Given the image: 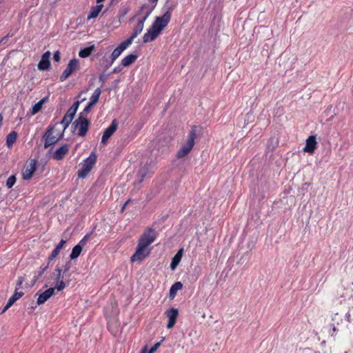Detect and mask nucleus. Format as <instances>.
<instances>
[{"mask_svg":"<svg viewBox=\"0 0 353 353\" xmlns=\"http://www.w3.org/2000/svg\"><path fill=\"white\" fill-rule=\"evenodd\" d=\"M350 329L351 330V334L352 335V337H353V328L350 327Z\"/></svg>","mask_w":353,"mask_h":353,"instance_id":"50","label":"nucleus"},{"mask_svg":"<svg viewBox=\"0 0 353 353\" xmlns=\"http://www.w3.org/2000/svg\"><path fill=\"white\" fill-rule=\"evenodd\" d=\"M196 137V127L192 126L191 128V130L188 133L185 141L181 145V148L179 150L176 154V157L177 159H183L190 152L194 145Z\"/></svg>","mask_w":353,"mask_h":353,"instance_id":"3","label":"nucleus"},{"mask_svg":"<svg viewBox=\"0 0 353 353\" xmlns=\"http://www.w3.org/2000/svg\"><path fill=\"white\" fill-rule=\"evenodd\" d=\"M97 161V155L94 152H91L90 156L83 161V164L88 165L91 170Z\"/></svg>","mask_w":353,"mask_h":353,"instance_id":"23","label":"nucleus"},{"mask_svg":"<svg viewBox=\"0 0 353 353\" xmlns=\"http://www.w3.org/2000/svg\"><path fill=\"white\" fill-rule=\"evenodd\" d=\"M171 14L166 12L163 16L158 17L147 30L143 37V42L148 43L154 41L161 32V31L167 26L170 21Z\"/></svg>","mask_w":353,"mask_h":353,"instance_id":"1","label":"nucleus"},{"mask_svg":"<svg viewBox=\"0 0 353 353\" xmlns=\"http://www.w3.org/2000/svg\"><path fill=\"white\" fill-rule=\"evenodd\" d=\"M70 144L65 143L57 148L52 154V157L57 161L62 160L70 150Z\"/></svg>","mask_w":353,"mask_h":353,"instance_id":"11","label":"nucleus"},{"mask_svg":"<svg viewBox=\"0 0 353 353\" xmlns=\"http://www.w3.org/2000/svg\"><path fill=\"white\" fill-rule=\"evenodd\" d=\"M317 146L316 136H310L306 139L305 146L303 148V151L309 154H313Z\"/></svg>","mask_w":353,"mask_h":353,"instance_id":"13","label":"nucleus"},{"mask_svg":"<svg viewBox=\"0 0 353 353\" xmlns=\"http://www.w3.org/2000/svg\"><path fill=\"white\" fill-rule=\"evenodd\" d=\"M94 105H93L92 103H88V105L85 107L84 110H83V112H81L79 115H82L83 117H87V114L90 111V110L92 109V108L94 106Z\"/></svg>","mask_w":353,"mask_h":353,"instance_id":"34","label":"nucleus"},{"mask_svg":"<svg viewBox=\"0 0 353 353\" xmlns=\"http://www.w3.org/2000/svg\"><path fill=\"white\" fill-rule=\"evenodd\" d=\"M17 138V133L15 131L11 132L6 137V145L10 148L16 142Z\"/></svg>","mask_w":353,"mask_h":353,"instance_id":"24","label":"nucleus"},{"mask_svg":"<svg viewBox=\"0 0 353 353\" xmlns=\"http://www.w3.org/2000/svg\"><path fill=\"white\" fill-rule=\"evenodd\" d=\"M70 269V265L67 264L65 266H63V269H62V272H66Z\"/></svg>","mask_w":353,"mask_h":353,"instance_id":"42","label":"nucleus"},{"mask_svg":"<svg viewBox=\"0 0 353 353\" xmlns=\"http://www.w3.org/2000/svg\"><path fill=\"white\" fill-rule=\"evenodd\" d=\"M53 59L56 62H59L61 59V54L59 51H56L54 53Z\"/></svg>","mask_w":353,"mask_h":353,"instance_id":"39","label":"nucleus"},{"mask_svg":"<svg viewBox=\"0 0 353 353\" xmlns=\"http://www.w3.org/2000/svg\"><path fill=\"white\" fill-rule=\"evenodd\" d=\"M52 278H54L57 283L54 288H55L58 291H61L65 288L66 284L63 281L62 269H61L60 268H55L54 271L52 274Z\"/></svg>","mask_w":353,"mask_h":353,"instance_id":"8","label":"nucleus"},{"mask_svg":"<svg viewBox=\"0 0 353 353\" xmlns=\"http://www.w3.org/2000/svg\"><path fill=\"white\" fill-rule=\"evenodd\" d=\"M137 54H128L122 59L121 64L124 67H128L137 60Z\"/></svg>","mask_w":353,"mask_h":353,"instance_id":"21","label":"nucleus"},{"mask_svg":"<svg viewBox=\"0 0 353 353\" xmlns=\"http://www.w3.org/2000/svg\"><path fill=\"white\" fill-rule=\"evenodd\" d=\"M79 68V61L74 58L71 59L67 67L63 70V73L59 77V80L63 82L65 81L74 72L77 71Z\"/></svg>","mask_w":353,"mask_h":353,"instance_id":"7","label":"nucleus"},{"mask_svg":"<svg viewBox=\"0 0 353 353\" xmlns=\"http://www.w3.org/2000/svg\"><path fill=\"white\" fill-rule=\"evenodd\" d=\"M35 170L36 162L34 160H31L29 165L26 168L25 171L23 172V179H30L32 177Z\"/></svg>","mask_w":353,"mask_h":353,"instance_id":"17","label":"nucleus"},{"mask_svg":"<svg viewBox=\"0 0 353 353\" xmlns=\"http://www.w3.org/2000/svg\"><path fill=\"white\" fill-rule=\"evenodd\" d=\"M155 231L152 228L147 229L141 236L138 245L144 248H148L156 239Z\"/></svg>","mask_w":353,"mask_h":353,"instance_id":"5","label":"nucleus"},{"mask_svg":"<svg viewBox=\"0 0 353 353\" xmlns=\"http://www.w3.org/2000/svg\"><path fill=\"white\" fill-rule=\"evenodd\" d=\"M16 183V176L14 175L10 176L6 181V186L11 188Z\"/></svg>","mask_w":353,"mask_h":353,"instance_id":"33","label":"nucleus"},{"mask_svg":"<svg viewBox=\"0 0 353 353\" xmlns=\"http://www.w3.org/2000/svg\"><path fill=\"white\" fill-rule=\"evenodd\" d=\"M141 353H147V347H145L141 350Z\"/></svg>","mask_w":353,"mask_h":353,"instance_id":"45","label":"nucleus"},{"mask_svg":"<svg viewBox=\"0 0 353 353\" xmlns=\"http://www.w3.org/2000/svg\"><path fill=\"white\" fill-rule=\"evenodd\" d=\"M118 127L117 121L114 119L110 125L105 129V130L103 132V134L102 136L101 139V143L103 145H106L108 143V139L111 137V136L115 132Z\"/></svg>","mask_w":353,"mask_h":353,"instance_id":"10","label":"nucleus"},{"mask_svg":"<svg viewBox=\"0 0 353 353\" xmlns=\"http://www.w3.org/2000/svg\"><path fill=\"white\" fill-rule=\"evenodd\" d=\"M103 1H104V0H97V3H101V2Z\"/></svg>","mask_w":353,"mask_h":353,"instance_id":"49","label":"nucleus"},{"mask_svg":"<svg viewBox=\"0 0 353 353\" xmlns=\"http://www.w3.org/2000/svg\"><path fill=\"white\" fill-rule=\"evenodd\" d=\"M101 93V90L100 88H97L92 96L90 98V103H92L93 105H95L99 99L100 95Z\"/></svg>","mask_w":353,"mask_h":353,"instance_id":"26","label":"nucleus"},{"mask_svg":"<svg viewBox=\"0 0 353 353\" xmlns=\"http://www.w3.org/2000/svg\"><path fill=\"white\" fill-rule=\"evenodd\" d=\"M350 313L348 312L346 313L345 317L347 321L351 322Z\"/></svg>","mask_w":353,"mask_h":353,"instance_id":"43","label":"nucleus"},{"mask_svg":"<svg viewBox=\"0 0 353 353\" xmlns=\"http://www.w3.org/2000/svg\"><path fill=\"white\" fill-rule=\"evenodd\" d=\"M123 52L117 47L116 48L113 52H112V54L110 56L111 61L110 63L107 65V67H110L114 61Z\"/></svg>","mask_w":353,"mask_h":353,"instance_id":"28","label":"nucleus"},{"mask_svg":"<svg viewBox=\"0 0 353 353\" xmlns=\"http://www.w3.org/2000/svg\"><path fill=\"white\" fill-rule=\"evenodd\" d=\"M82 249L83 248L80 245H75L72 248V252L70 255V258L71 259H77L80 255V254L82 251Z\"/></svg>","mask_w":353,"mask_h":353,"instance_id":"30","label":"nucleus"},{"mask_svg":"<svg viewBox=\"0 0 353 353\" xmlns=\"http://www.w3.org/2000/svg\"><path fill=\"white\" fill-rule=\"evenodd\" d=\"M103 8V4H98L95 6L92 7L88 15V19L90 20L91 19L97 17Z\"/></svg>","mask_w":353,"mask_h":353,"instance_id":"19","label":"nucleus"},{"mask_svg":"<svg viewBox=\"0 0 353 353\" xmlns=\"http://www.w3.org/2000/svg\"><path fill=\"white\" fill-rule=\"evenodd\" d=\"M23 282V278L21 276L19 277L16 288H18V289H19L21 286Z\"/></svg>","mask_w":353,"mask_h":353,"instance_id":"41","label":"nucleus"},{"mask_svg":"<svg viewBox=\"0 0 353 353\" xmlns=\"http://www.w3.org/2000/svg\"><path fill=\"white\" fill-rule=\"evenodd\" d=\"M99 79H100L102 82H103V81H104V80H105V76H104V75H100V76H99Z\"/></svg>","mask_w":353,"mask_h":353,"instance_id":"44","label":"nucleus"},{"mask_svg":"<svg viewBox=\"0 0 353 353\" xmlns=\"http://www.w3.org/2000/svg\"><path fill=\"white\" fill-rule=\"evenodd\" d=\"M55 290L56 289L54 288H50L45 292L39 294L37 301V304L39 305L44 303L54 294Z\"/></svg>","mask_w":353,"mask_h":353,"instance_id":"15","label":"nucleus"},{"mask_svg":"<svg viewBox=\"0 0 353 353\" xmlns=\"http://www.w3.org/2000/svg\"><path fill=\"white\" fill-rule=\"evenodd\" d=\"M332 321L335 322L336 325H339V323L342 321V319L340 318V317H338V313H335L332 316Z\"/></svg>","mask_w":353,"mask_h":353,"instance_id":"38","label":"nucleus"},{"mask_svg":"<svg viewBox=\"0 0 353 353\" xmlns=\"http://www.w3.org/2000/svg\"><path fill=\"white\" fill-rule=\"evenodd\" d=\"M160 342L156 343L150 350H147V353H154L157 351V350L160 347Z\"/></svg>","mask_w":353,"mask_h":353,"instance_id":"36","label":"nucleus"},{"mask_svg":"<svg viewBox=\"0 0 353 353\" xmlns=\"http://www.w3.org/2000/svg\"><path fill=\"white\" fill-rule=\"evenodd\" d=\"M150 253V250L148 248H144L137 244V250L134 254L131 256V261L136 262L142 261L146 256Z\"/></svg>","mask_w":353,"mask_h":353,"instance_id":"9","label":"nucleus"},{"mask_svg":"<svg viewBox=\"0 0 353 353\" xmlns=\"http://www.w3.org/2000/svg\"><path fill=\"white\" fill-rule=\"evenodd\" d=\"M50 52H46L41 57L40 61L38 63V69L39 70H47L50 66Z\"/></svg>","mask_w":353,"mask_h":353,"instance_id":"14","label":"nucleus"},{"mask_svg":"<svg viewBox=\"0 0 353 353\" xmlns=\"http://www.w3.org/2000/svg\"><path fill=\"white\" fill-rule=\"evenodd\" d=\"M54 127H50L46 131L43 136L44 139V148H48L51 145L56 144L62 137V134L59 136L54 135Z\"/></svg>","mask_w":353,"mask_h":353,"instance_id":"6","label":"nucleus"},{"mask_svg":"<svg viewBox=\"0 0 353 353\" xmlns=\"http://www.w3.org/2000/svg\"><path fill=\"white\" fill-rule=\"evenodd\" d=\"M333 331L334 332H336V325L335 323L333 324V328H332Z\"/></svg>","mask_w":353,"mask_h":353,"instance_id":"48","label":"nucleus"},{"mask_svg":"<svg viewBox=\"0 0 353 353\" xmlns=\"http://www.w3.org/2000/svg\"><path fill=\"white\" fill-rule=\"evenodd\" d=\"M134 39L132 38V37H130V38H128L127 40L121 42L118 48L122 51L123 52L130 45L132 44L133 40Z\"/></svg>","mask_w":353,"mask_h":353,"instance_id":"31","label":"nucleus"},{"mask_svg":"<svg viewBox=\"0 0 353 353\" xmlns=\"http://www.w3.org/2000/svg\"><path fill=\"white\" fill-rule=\"evenodd\" d=\"M183 249L181 248L177 253L175 254V256L173 257L172 261L170 264V268L174 270L176 267L178 265L179 262L181 260L182 256H183Z\"/></svg>","mask_w":353,"mask_h":353,"instance_id":"20","label":"nucleus"},{"mask_svg":"<svg viewBox=\"0 0 353 353\" xmlns=\"http://www.w3.org/2000/svg\"><path fill=\"white\" fill-rule=\"evenodd\" d=\"M65 241L61 239L59 243L56 246V248L52 250L51 254L48 257L49 261L53 260L59 254L61 250L62 249L63 245L65 243Z\"/></svg>","mask_w":353,"mask_h":353,"instance_id":"22","label":"nucleus"},{"mask_svg":"<svg viewBox=\"0 0 353 353\" xmlns=\"http://www.w3.org/2000/svg\"><path fill=\"white\" fill-rule=\"evenodd\" d=\"M183 287V285L181 282L174 283L170 289V296H175L176 292L181 290Z\"/></svg>","mask_w":353,"mask_h":353,"instance_id":"29","label":"nucleus"},{"mask_svg":"<svg viewBox=\"0 0 353 353\" xmlns=\"http://www.w3.org/2000/svg\"><path fill=\"white\" fill-rule=\"evenodd\" d=\"M2 121H3V117H2V115L0 114V127L1 126Z\"/></svg>","mask_w":353,"mask_h":353,"instance_id":"47","label":"nucleus"},{"mask_svg":"<svg viewBox=\"0 0 353 353\" xmlns=\"http://www.w3.org/2000/svg\"><path fill=\"white\" fill-rule=\"evenodd\" d=\"M48 267V265H46L43 268H41V270L39 272V273L37 277L36 278V279H38L39 277H41L43 275L44 272L47 270Z\"/></svg>","mask_w":353,"mask_h":353,"instance_id":"40","label":"nucleus"},{"mask_svg":"<svg viewBox=\"0 0 353 353\" xmlns=\"http://www.w3.org/2000/svg\"><path fill=\"white\" fill-rule=\"evenodd\" d=\"M117 69L114 68L113 72H117Z\"/></svg>","mask_w":353,"mask_h":353,"instance_id":"51","label":"nucleus"},{"mask_svg":"<svg viewBox=\"0 0 353 353\" xmlns=\"http://www.w3.org/2000/svg\"><path fill=\"white\" fill-rule=\"evenodd\" d=\"M18 288H15V291L14 294L8 299L7 304L4 307L2 313L5 312L8 309H9L15 301H17L18 299H19L21 297L23 296V292H17Z\"/></svg>","mask_w":353,"mask_h":353,"instance_id":"16","label":"nucleus"},{"mask_svg":"<svg viewBox=\"0 0 353 353\" xmlns=\"http://www.w3.org/2000/svg\"><path fill=\"white\" fill-rule=\"evenodd\" d=\"M90 171L91 169L88 165H85L83 163H82L81 169H79L78 171L79 178H85Z\"/></svg>","mask_w":353,"mask_h":353,"instance_id":"27","label":"nucleus"},{"mask_svg":"<svg viewBox=\"0 0 353 353\" xmlns=\"http://www.w3.org/2000/svg\"><path fill=\"white\" fill-rule=\"evenodd\" d=\"M94 50V46L92 45L90 47L81 49L79 52V56L81 58L88 57Z\"/></svg>","mask_w":353,"mask_h":353,"instance_id":"25","label":"nucleus"},{"mask_svg":"<svg viewBox=\"0 0 353 353\" xmlns=\"http://www.w3.org/2000/svg\"><path fill=\"white\" fill-rule=\"evenodd\" d=\"M90 122L87 117H83L82 115H79L77 119L74 121L72 125L75 130H78V135L80 137H85L88 132Z\"/></svg>","mask_w":353,"mask_h":353,"instance_id":"4","label":"nucleus"},{"mask_svg":"<svg viewBox=\"0 0 353 353\" xmlns=\"http://www.w3.org/2000/svg\"><path fill=\"white\" fill-rule=\"evenodd\" d=\"M165 314H166L167 317L168 318V323L167 325V327L168 329H171L174 326V325L176 323V319L179 315L178 310L176 308L172 307L165 312Z\"/></svg>","mask_w":353,"mask_h":353,"instance_id":"12","label":"nucleus"},{"mask_svg":"<svg viewBox=\"0 0 353 353\" xmlns=\"http://www.w3.org/2000/svg\"><path fill=\"white\" fill-rule=\"evenodd\" d=\"M130 200H128V201H127L124 203V205H123V209H124V208L126 207V205L129 203V202H130Z\"/></svg>","mask_w":353,"mask_h":353,"instance_id":"46","label":"nucleus"},{"mask_svg":"<svg viewBox=\"0 0 353 353\" xmlns=\"http://www.w3.org/2000/svg\"><path fill=\"white\" fill-rule=\"evenodd\" d=\"M152 11L150 6L148 4H143L137 14L130 19V21H136L137 24L134 28L133 32L131 37L135 39L143 30L144 22L150 16Z\"/></svg>","mask_w":353,"mask_h":353,"instance_id":"2","label":"nucleus"},{"mask_svg":"<svg viewBox=\"0 0 353 353\" xmlns=\"http://www.w3.org/2000/svg\"><path fill=\"white\" fill-rule=\"evenodd\" d=\"M75 114L70 112V110H68L64 117H63L60 123L63 125L64 130L66 129L70 123L72 122Z\"/></svg>","mask_w":353,"mask_h":353,"instance_id":"18","label":"nucleus"},{"mask_svg":"<svg viewBox=\"0 0 353 353\" xmlns=\"http://www.w3.org/2000/svg\"><path fill=\"white\" fill-rule=\"evenodd\" d=\"M79 103L80 102L79 101H77L76 103H74L70 108H69V110H70V112L76 114L77 111V109H78V107L79 105Z\"/></svg>","mask_w":353,"mask_h":353,"instance_id":"37","label":"nucleus"},{"mask_svg":"<svg viewBox=\"0 0 353 353\" xmlns=\"http://www.w3.org/2000/svg\"><path fill=\"white\" fill-rule=\"evenodd\" d=\"M91 234L92 232L88 233L85 236H84V237L79 241V243L77 245H80L83 248L88 241Z\"/></svg>","mask_w":353,"mask_h":353,"instance_id":"35","label":"nucleus"},{"mask_svg":"<svg viewBox=\"0 0 353 353\" xmlns=\"http://www.w3.org/2000/svg\"><path fill=\"white\" fill-rule=\"evenodd\" d=\"M43 102L44 100L41 99L32 106L31 112L32 114H35L41 110Z\"/></svg>","mask_w":353,"mask_h":353,"instance_id":"32","label":"nucleus"}]
</instances>
